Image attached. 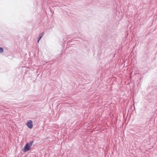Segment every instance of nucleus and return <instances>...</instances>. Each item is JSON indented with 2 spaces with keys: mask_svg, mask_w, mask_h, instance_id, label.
I'll list each match as a JSON object with an SVG mask.
<instances>
[{
  "mask_svg": "<svg viewBox=\"0 0 157 157\" xmlns=\"http://www.w3.org/2000/svg\"><path fill=\"white\" fill-rule=\"evenodd\" d=\"M33 141H31L30 142L27 143L25 145V146L24 147L23 151L24 152H26L29 150L31 147L33 145Z\"/></svg>",
  "mask_w": 157,
  "mask_h": 157,
  "instance_id": "nucleus-1",
  "label": "nucleus"
},
{
  "mask_svg": "<svg viewBox=\"0 0 157 157\" xmlns=\"http://www.w3.org/2000/svg\"><path fill=\"white\" fill-rule=\"evenodd\" d=\"M26 125L27 126V127L29 128H32L33 126V123L32 121L31 120H29L26 123Z\"/></svg>",
  "mask_w": 157,
  "mask_h": 157,
  "instance_id": "nucleus-2",
  "label": "nucleus"
},
{
  "mask_svg": "<svg viewBox=\"0 0 157 157\" xmlns=\"http://www.w3.org/2000/svg\"><path fill=\"white\" fill-rule=\"evenodd\" d=\"M44 34V33L43 32V33H41L40 34V35H39V39H38V42H39V41H40V39L42 37V36H43Z\"/></svg>",
  "mask_w": 157,
  "mask_h": 157,
  "instance_id": "nucleus-3",
  "label": "nucleus"
},
{
  "mask_svg": "<svg viewBox=\"0 0 157 157\" xmlns=\"http://www.w3.org/2000/svg\"><path fill=\"white\" fill-rule=\"evenodd\" d=\"M3 52V48L0 47V53H2Z\"/></svg>",
  "mask_w": 157,
  "mask_h": 157,
  "instance_id": "nucleus-4",
  "label": "nucleus"
}]
</instances>
